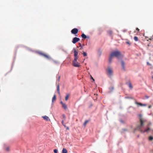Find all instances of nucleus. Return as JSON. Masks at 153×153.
Returning a JSON list of instances; mask_svg holds the SVG:
<instances>
[{
  "label": "nucleus",
  "instance_id": "f257e3e1",
  "mask_svg": "<svg viewBox=\"0 0 153 153\" xmlns=\"http://www.w3.org/2000/svg\"><path fill=\"white\" fill-rule=\"evenodd\" d=\"M122 55L121 52L118 51H115L111 52L109 59V62L111 63L114 57H116L119 59L121 57Z\"/></svg>",
  "mask_w": 153,
  "mask_h": 153
},
{
  "label": "nucleus",
  "instance_id": "f03ea898",
  "mask_svg": "<svg viewBox=\"0 0 153 153\" xmlns=\"http://www.w3.org/2000/svg\"><path fill=\"white\" fill-rule=\"evenodd\" d=\"M140 124L137 125L136 128L134 129L135 131L136 130H138L140 131L141 132L144 133V132H147L150 130V128H147V129H145L144 131L141 130V128L143 126V123L144 122V121L141 118H140Z\"/></svg>",
  "mask_w": 153,
  "mask_h": 153
},
{
  "label": "nucleus",
  "instance_id": "7ed1b4c3",
  "mask_svg": "<svg viewBox=\"0 0 153 153\" xmlns=\"http://www.w3.org/2000/svg\"><path fill=\"white\" fill-rule=\"evenodd\" d=\"M107 74L108 76H111L113 74V70L110 67H108L107 70Z\"/></svg>",
  "mask_w": 153,
  "mask_h": 153
},
{
  "label": "nucleus",
  "instance_id": "20e7f679",
  "mask_svg": "<svg viewBox=\"0 0 153 153\" xmlns=\"http://www.w3.org/2000/svg\"><path fill=\"white\" fill-rule=\"evenodd\" d=\"M72 34L75 35L76 36H78V34H77L78 30L76 28H74L72 29L71 31Z\"/></svg>",
  "mask_w": 153,
  "mask_h": 153
},
{
  "label": "nucleus",
  "instance_id": "39448f33",
  "mask_svg": "<svg viewBox=\"0 0 153 153\" xmlns=\"http://www.w3.org/2000/svg\"><path fill=\"white\" fill-rule=\"evenodd\" d=\"M39 54L40 55L44 56L45 58L48 59H50L51 58L50 56H49L48 55L44 53H42V52H39Z\"/></svg>",
  "mask_w": 153,
  "mask_h": 153
},
{
  "label": "nucleus",
  "instance_id": "423d86ee",
  "mask_svg": "<svg viewBox=\"0 0 153 153\" xmlns=\"http://www.w3.org/2000/svg\"><path fill=\"white\" fill-rule=\"evenodd\" d=\"M72 64L75 67H79L80 66V64L77 61H73Z\"/></svg>",
  "mask_w": 153,
  "mask_h": 153
},
{
  "label": "nucleus",
  "instance_id": "0eeeda50",
  "mask_svg": "<svg viewBox=\"0 0 153 153\" xmlns=\"http://www.w3.org/2000/svg\"><path fill=\"white\" fill-rule=\"evenodd\" d=\"M80 39L79 38L75 37L73 39L72 42L74 44H75Z\"/></svg>",
  "mask_w": 153,
  "mask_h": 153
},
{
  "label": "nucleus",
  "instance_id": "6e6552de",
  "mask_svg": "<svg viewBox=\"0 0 153 153\" xmlns=\"http://www.w3.org/2000/svg\"><path fill=\"white\" fill-rule=\"evenodd\" d=\"M135 103L138 105H140L141 106H146V104H143L141 103L138 102L136 101H135Z\"/></svg>",
  "mask_w": 153,
  "mask_h": 153
},
{
  "label": "nucleus",
  "instance_id": "1a4fd4ad",
  "mask_svg": "<svg viewBox=\"0 0 153 153\" xmlns=\"http://www.w3.org/2000/svg\"><path fill=\"white\" fill-rule=\"evenodd\" d=\"M74 56H77V55L78 53V51L76 50L75 49H74Z\"/></svg>",
  "mask_w": 153,
  "mask_h": 153
},
{
  "label": "nucleus",
  "instance_id": "9d476101",
  "mask_svg": "<svg viewBox=\"0 0 153 153\" xmlns=\"http://www.w3.org/2000/svg\"><path fill=\"white\" fill-rule=\"evenodd\" d=\"M42 117L44 120H45L47 121L50 120V119H49V117L47 116H42Z\"/></svg>",
  "mask_w": 153,
  "mask_h": 153
},
{
  "label": "nucleus",
  "instance_id": "9b49d317",
  "mask_svg": "<svg viewBox=\"0 0 153 153\" xmlns=\"http://www.w3.org/2000/svg\"><path fill=\"white\" fill-rule=\"evenodd\" d=\"M125 64L124 62L123 61H121V65L123 69L124 70H125Z\"/></svg>",
  "mask_w": 153,
  "mask_h": 153
},
{
  "label": "nucleus",
  "instance_id": "f8f14e48",
  "mask_svg": "<svg viewBox=\"0 0 153 153\" xmlns=\"http://www.w3.org/2000/svg\"><path fill=\"white\" fill-rule=\"evenodd\" d=\"M57 92L58 94H60V90H59V85L58 84L57 86Z\"/></svg>",
  "mask_w": 153,
  "mask_h": 153
},
{
  "label": "nucleus",
  "instance_id": "ddd939ff",
  "mask_svg": "<svg viewBox=\"0 0 153 153\" xmlns=\"http://www.w3.org/2000/svg\"><path fill=\"white\" fill-rule=\"evenodd\" d=\"M81 36L82 38L85 39L87 37L83 33L82 34Z\"/></svg>",
  "mask_w": 153,
  "mask_h": 153
},
{
  "label": "nucleus",
  "instance_id": "4468645a",
  "mask_svg": "<svg viewBox=\"0 0 153 153\" xmlns=\"http://www.w3.org/2000/svg\"><path fill=\"white\" fill-rule=\"evenodd\" d=\"M129 83L128 84V86L131 89H132L133 88V87L132 86L131 83V82L130 81H129Z\"/></svg>",
  "mask_w": 153,
  "mask_h": 153
},
{
  "label": "nucleus",
  "instance_id": "2eb2a0df",
  "mask_svg": "<svg viewBox=\"0 0 153 153\" xmlns=\"http://www.w3.org/2000/svg\"><path fill=\"white\" fill-rule=\"evenodd\" d=\"M62 106L65 109H66L67 108V105L65 103L62 105Z\"/></svg>",
  "mask_w": 153,
  "mask_h": 153
},
{
  "label": "nucleus",
  "instance_id": "dca6fc26",
  "mask_svg": "<svg viewBox=\"0 0 153 153\" xmlns=\"http://www.w3.org/2000/svg\"><path fill=\"white\" fill-rule=\"evenodd\" d=\"M56 99V95H54L52 99V102H53L54 101H55Z\"/></svg>",
  "mask_w": 153,
  "mask_h": 153
},
{
  "label": "nucleus",
  "instance_id": "f3484780",
  "mask_svg": "<svg viewBox=\"0 0 153 153\" xmlns=\"http://www.w3.org/2000/svg\"><path fill=\"white\" fill-rule=\"evenodd\" d=\"M69 97V94H67L66 95V96L65 97V100L66 101H67L68 100V98Z\"/></svg>",
  "mask_w": 153,
  "mask_h": 153
},
{
  "label": "nucleus",
  "instance_id": "a211bd4d",
  "mask_svg": "<svg viewBox=\"0 0 153 153\" xmlns=\"http://www.w3.org/2000/svg\"><path fill=\"white\" fill-rule=\"evenodd\" d=\"M62 153H67V150L66 149L63 148L62 150Z\"/></svg>",
  "mask_w": 153,
  "mask_h": 153
},
{
  "label": "nucleus",
  "instance_id": "6ab92c4d",
  "mask_svg": "<svg viewBox=\"0 0 153 153\" xmlns=\"http://www.w3.org/2000/svg\"><path fill=\"white\" fill-rule=\"evenodd\" d=\"M88 122H89V121L88 120H86L85 121V122H84V123L83 124V125L85 127V126L86 124Z\"/></svg>",
  "mask_w": 153,
  "mask_h": 153
},
{
  "label": "nucleus",
  "instance_id": "aec40b11",
  "mask_svg": "<svg viewBox=\"0 0 153 153\" xmlns=\"http://www.w3.org/2000/svg\"><path fill=\"white\" fill-rule=\"evenodd\" d=\"M5 150L7 152H9L10 150L9 147L8 146L6 147V148L5 149Z\"/></svg>",
  "mask_w": 153,
  "mask_h": 153
},
{
  "label": "nucleus",
  "instance_id": "412c9836",
  "mask_svg": "<svg viewBox=\"0 0 153 153\" xmlns=\"http://www.w3.org/2000/svg\"><path fill=\"white\" fill-rule=\"evenodd\" d=\"M134 40L135 41H137L138 40V37L137 36H135L134 38Z\"/></svg>",
  "mask_w": 153,
  "mask_h": 153
},
{
  "label": "nucleus",
  "instance_id": "4be33fe9",
  "mask_svg": "<svg viewBox=\"0 0 153 153\" xmlns=\"http://www.w3.org/2000/svg\"><path fill=\"white\" fill-rule=\"evenodd\" d=\"M149 140H153V137H152V136H150L149 137Z\"/></svg>",
  "mask_w": 153,
  "mask_h": 153
},
{
  "label": "nucleus",
  "instance_id": "5701e85b",
  "mask_svg": "<svg viewBox=\"0 0 153 153\" xmlns=\"http://www.w3.org/2000/svg\"><path fill=\"white\" fill-rule=\"evenodd\" d=\"M78 59V56H74V59L73 61H77Z\"/></svg>",
  "mask_w": 153,
  "mask_h": 153
},
{
  "label": "nucleus",
  "instance_id": "b1692460",
  "mask_svg": "<svg viewBox=\"0 0 153 153\" xmlns=\"http://www.w3.org/2000/svg\"><path fill=\"white\" fill-rule=\"evenodd\" d=\"M84 56H87V54L85 52H83V53Z\"/></svg>",
  "mask_w": 153,
  "mask_h": 153
},
{
  "label": "nucleus",
  "instance_id": "393cba45",
  "mask_svg": "<svg viewBox=\"0 0 153 153\" xmlns=\"http://www.w3.org/2000/svg\"><path fill=\"white\" fill-rule=\"evenodd\" d=\"M53 151L54 153H57L58 151L56 149H55Z\"/></svg>",
  "mask_w": 153,
  "mask_h": 153
},
{
  "label": "nucleus",
  "instance_id": "a878e982",
  "mask_svg": "<svg viewBox=\"0 0 153 153\" xmlns=\"http://www.w3.org/2000/svg\"><path fill=\"white\" fill-rule=\"evenodd\" d=\"M111 35L112 33V32L111 31H110L108 32Z\"/></svg>",
  "mask_w": 153,
  "mask_h": 153
},
{
  "label": "nucleus",
  "instance_id": "bb28decb",
  "mask_svg": "<svg viewBox=\"0 0 153 153\" xmlns=\"http://www.w3.org/2000/svg\"><path fill=\"white\" fill-rule=\"evenodd\" d=\"M79 46L81 47L80 49H81L82 48V46L81 44L80 43H79Z\"/></svg>",
  "mask_w": 153,
  "mask_h": 153
},
{
  "label": "nucleus",
  "instance_id": "cd10ccee",
  "mask_svg": "<svg viewBox=\"0 0 153 153\" xmlns=\"http://www.w3.org/2000/svg\"><path fill=\"white\" fill-rule=\"evenodd\" d=\"M62 117H63V118L64 119H65V118H66V117H65V115L64 114H63L62 115Z\"/></svg>",
  "mask_w": 153,
  "mask_h": 153
},
{
  "label": "nucleus",
  "instance_id": "c85d7f7f",
  "mask_svg": "<svg viewBox=\"0 0 153 153\" xmlns=\"http://www.w3.org/2000/svg\"><path fill=\"white\" fill-rule=\"evenodd\" d=\"M126 43L128 44L129 45H130V43L128 41H127V42H126Z\"/></svg>",
  "mask_w": 153,
  "mask_h": 153
},
{
  "label": "nucleus",
  "instance_id": "c756f323",
  "mask_svg": "<svg viewBox=\"0 0 153 153\" xmlns=\"http://www.w3.org/2000/svg\"><path fill=\"white\" fill-rule=\"evenodd\" d=\"M60 78V76H59L58 77V79L57 80V81H58V82H59V81Z\"/></svg>",
  "mask_w": 153,
  "mask_h": 153
},
{
  "label": "nucleus",
  "instance_id": "7c9ffc66",
  "mask_svg": "<svg viewBox=\"0 0 153 153\" xmlns=\"http://www.w3.org/2000/svg\"><path fill=\"white\" fill-rule=\"evenodd\" d=\"M136 30H137V31H138V32H139V30H140L138 29V28H136Z\"/></svg>",
  "mask_w": 153,
  "mask_h": 153
},
{
  "label": "nucleus",
  "instance_id": "2f4dec72",
  "mask_svg": "<svg viewBox=\"0 0 153 153\" xmlns=\"http://www.w3.org/2000/svg\"><path fill=\"white\" fill-rule=\"evenodd\" d=\"M62 124L63 125L64 124V120H62Z\"/></svg>",
  "mask_w": 153,
  "mask_h": 153
},
{
  "label": "nucleus",
  "instance_id": "473e14b6",
  "mask_svg": "<svg viewBox=\"0 0 153 153\" xmlns=\"http://www.w3.org/2000/svg\"><path fill=\"white\" fill-rule=\"evenodd\" d=\"M152 106L151 105H150L149 106L148 108H151Z\"/></svg>",
  "mask_w": 153,
  "mask_h": 153
},
{
  "label": "nucleus",
  "instance_id": "72a5a7b5",
  "mask_svg": "<svg viewBox=\"0 0 153 153\" xmlns=\"http://www.w3.org/2000/svg\"><path fill=\"white\" fill-rule=\"evenodd\" d=\"M60 103L62 104V105L64 104L62 101L60 102Z\"/></svg>",
  "mask_w": 153,
  "mask_h": 153
},
{
  "label": "nucleus",
  "instance_id": "f704fd0d",
  "mask_svg": "<svg viewBox=\"0 0 153 153\" xmlns=\"http://www.w3.org/2000/svg\"><path fill=\"white\" fill-rule=\"evenodd\" d=\"M91 78L94 81V79L91 76Z\"/></svg>",
  "mask_w": 153,
  "mask_h": 153
},
{
  "label": "nucleus",
  "instance_id": "c9c22d12",
  "mask_svg": "<svg viewBox=\"0 0 153 153\" xmlns=\"http://www.w3.org/2000/svg\"><path fill=\"white\" fill-rule=\"evenodd\" d=\"M66 129L67 130H69V127H67L66 128Z\"/></svg>",
  "mask_w": 153,
  "mask_h": 153
},
{
  "label": "nucleus",
  "instance_id": "e433bc0d",
  "mask_svg": "<svg viewBox=\"0 0 153 153\" xmlns=\"http://www.w3.org/2000/svg\"><path fill=\"white\" fill-rule=\"evenodd\" d=\"M63 126L65 127H66V126L65 125V124H64L63 125Z\"/></svg>",
  "mask_w": 153,
  "mask_h": 153
},
{
  "label": "nucleus",
  "instance_id": "4c0bfd02",
  "mask_svg": "<svg viewBox=\"0 0 153 153\" xmlns=\"http://www.w3.org/2000/svg\"><path fill=\"white\" fill-rule=\"evenodd\" d=\"M146 98H149V97H148V96H146Z\"/></svg>",
  "mask_w": 153,
  "mask_h": 153
},
{
  "label": "nucleus",
  "instance_id": "58836bf2",
  "mask_svg": "<svg viewBox=\"0 0 153 153\" xmlns=\"http://www.w3.org/2000/svg\"><path fill=\"white\" fill-rule=\"evenodd\" d=\"M123 130H124V131H127V130H126V129H123Z\"/></svg>",
  "mask_w": 153,
  "mask_h": 153
},
{
  "label": "nucleus",
  "instance_id": "ea45409f",
  "mask_svg": "<svg viewBox=\"0 0 153 153\" xmlns=\"http://www.w3.org/2000/svg\"><path fill=\"white\" fill-rule=\"evenodd\" d=\"M149 44L147 46H148V47H149Z\"/></svg>",
  "mask_w": 153,
  "mask_h": 153
},
{
  "label": "nucleus",
  "instance_id": "a19ab883",
  "mask_svg": "<svg viewBox=\"0 0 153 153\" xmlns=\"http://www.w3.org/2000/svg\"><path fill=\"white\" fill-rule=\"evenodd\" d=\"M121 122H122V123L123 122V121L122 120H121Z\"/></svg>",
  "mask_w": 153,
  "mask_h": 153
},
{
  "label": "nucleus",
  "instance_id": "79ce46f5",
  "mask_svg": "<svg viewBox=\"0 0 153 153\" xmlns=\"http://www.w3.org/2000/svg\"><path fill=\"white\" fill-rule=\"evenodd\" d=\"M112 89H114V88H113V87H112Z\"/></svg>",
  "mask_w": 153,
  "mask_h": 153
},
{
  "label": "nucleus",
  "instance_id": "37998d69",
  "mask_svg": "<svg viewBox=\"0 0 153 153\" xmlns=\"http://www.w3.org/2000/svg\"><path fill=\"white\" fill-rule=\"evenodd\" d=\"M150 39V40H152V39Z\"/></svg>",
  "mask_w": 153,
  "mask_h": 153
}]
</instances>
